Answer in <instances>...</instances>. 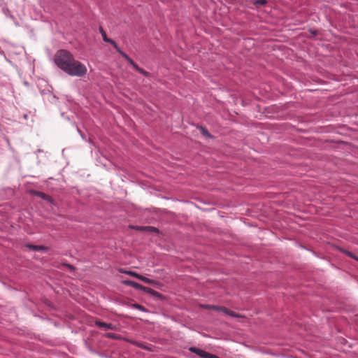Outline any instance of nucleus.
Masks as SVG:
<instances>
[{"label": "nucleus", "mask_w": 358, "mask_h": 358, "mask_svg": "<svg viewBox=\"0 0 358 358\" xmlns=\"http://www.w3.org/2000/svg\"><path fill=\"white\" fill-rule=\"evenodd\" d=\"M138 279L141 281H143V282L145 283H148V284H150V285H153L155 283V280H152V279H150V278H148L143 275H140Z\"/></svg>", "instance_id": "7"}, {"label": "nucleus", "mask_w": 358, "mask_h": 358, "mask_svg": "<svg viewBox=\"0 0 358 358\" xmlns=\"http://www.w3.org/2000/svg\"><path fill=\"white\" fill-rule=\"evenodd\" d=\"M124 58H125L127 60L128 59V58H129V57L126 54L124 53V52H122V50L119 52Z\"/></svg>", "instance_id": "18"}, {"label": "nucleus", "mask_w": 358, "mask_h": 358, "mask_svg": "<svg viewBox=\"0 0 358 358\" xmlns=\"http://www.w3.org/2000/svg\"><path fill=\"white\" fill-rule=\"evenodd\" d=\"M124 284L128 286H130L131 287H134L137 289H141L143 288V285H140L139 283L132 281V280H124Z\"/></svg>", "instance_id": "4"}, {"label": "nucleus", "mask_w": 358, "mask_h": 358, "mask_svg": "<svg viewBox=\"0 0 358 358\" xmlns=\"http://www.w3.org/2000/svg\"><path fill=\"white\" fill-rule=\"evenodd\" d=\"M138 71L139 73H141V74L144 75V76H148V73L147 71H145V70H143V69H141V68Z\"/></svg>", "instance_id": "17"}, {"label": "nucleus", "mask_w": 358, "mask_h": 358, "mask_svg": "<svg viewBox=\"0 0 358 358\" xmlns=\"http://www.w3.org/2000/svg\"><path fill=\"white\" fill-rule=\"evenodd\" d=\"M110 43L111 45H113V47L116 49V50L120 52L121 51L120 48L118 47V45H117L116 42L113 40H111L110 42L109 43Z\"/></svg>", "instance_id": "13"}, {"label": "nucleus", "mask_w": 358, "mask_h": 358, "mask_svg": "<svg viewBox=\"0 0 358 358\" xmlns=\"http://www.w3.org/2000/svg\"><path fill=\"white\" fill-rule=\"evenodd\" d=\"M73 57V55L69 51L59 50L55 55V63L59 69L66 73Z\"/></svg>", "instance_id": "1"}, {"label": "nucleus", "mask_w": 358, "mask_h": 358, "mask_svg": "<svg viewBox=\"0 0 358 358\" xmlns=\"http://www.w3.org/2000/svg\"><path fill=\"white\" fill-rule=\"evenodd\" d=\"M25 247L29 248V249H30V250H32L34 251H41V250H45V248L44 246H42V245H31V244H26Z\"/></svg>", "instance_id": "5"}, {"label": "nucleus", "mask_w": 358, "mask_h": 358, "mask_svg": "<svg viewBox=\"0 0 358 358\" xmlns=\"http://www.w3.org/2000/svg\"><path fill=\"white\" fill-rule=\"evenodd\" d=\"M124 58H125L127 60L128 59V58H129V57L126 54L124 53V52H122V50L119 52Z\"/></svg>", "instance_id": "19"}, {"label": "nucleus", "mask_w": 358, "mask_h": 358, "mask_svg": "<svg viewBox=\"0 0 358 358\" xmlns=\"http://www.w3.org/2000/svg\"><path fill=\"white\" fill-rule=\"evenodd\" d=\"M132 66L136 71H138L141 69L136 63Z\"/></svg>", "instance_id": "22"}, {"label": "nucleus", "mask_w": 358, "mask_h": 358, "mask_svg": "<svg viewBox=\"0 0 358 358\" xmlns=\"http://www.w3.org/2000/svg\"><path fill=\"white\" fill-rule=\"evenodd\" d=\"M348 255L350 256V257H352L351 252H348Z\"/></svg>", "instance_id": "25"}, {"label": "nucleus", "mask_w": 358, "mask_h": 358, "mask_svg": "<svg viewBox=\"0 0 358 358\" xmlns=\"http://www.w3.org/2000/svg\"><path fill=\"white\" fill-rule=\"evenodd\" d=\"M149 228H150L152 231V230H155V228H153V227H149Z\"/></svg>", "instance_id": "24"}, {"label": "nucleus", "mask_w": 358, "mask_h": 358, "mask_svg": "<svg viewBox=\"0 0 358 358\" xmlns=\"http://www.w3.org/2000/svg\"><path fill=\"white\" fill-rule=\"evenodd\" d=\"M87 71L86 66L73 57L66 73L71 76L82 77Z\"/></svg>", "instance_id": "2"}, {"label": "nucleus", "mask_w": 358, "mask_h": 358, "mask_svg": "<svg viewBox=\"0 0 358 358\" xmlns=\"http://www.w3.org/2000/svg\"><path fill=\"white\" fill-rule=\"evenodd\" d=\"M106 337L107 338H115V336L113 334H112V333H108L106 334Z\"/></svg>", "instance_id": "20"}, {"label": "nucleus", "mask_w": 358, "mask_h": 358, "mask_svg": "<svg viewBox=\"0 0 358 358\" xmlns=\"http://www.w3.org/2000/svg\"><path fill=\"white\" fill-rule=\"evenodd\" d=\"M100 33L102 36L103 40L106 43H110L112 39L107 37L106 31L103 29L102 27L99 28Z\"/></svg>", "instance_id": "8"}, {"label": "nucleus", "mask_w": 358, "mask_h": 358, "mask_svg": "<svg viewBox=\"0 0 358 358\" xmlns=\"http://www.w3.org/2000/svg\"><path fill=\"white\" fill-rule=\"evenodd\" d=\"M189 350L192 352H194L195 354H196L197 355H199V357H203V354L205 352L204 350H201L199 348H194V347H192L189 348Z\"/></svg>", "instance_id": "6"}, {"label": "nucleus", "mask_w": 358, "mask_h": 358, "mask_svg": "<svg viewBox=\"0 0 358 358\" xmlns=\"http://www.w3.org/2000/svg\"><path fill=\"white\" fill-rule=\"evenodd\" d=\"M266 3V0H257L255 4L257 6H263Z\"/></svg>", "instance_id": "14"}, {"label": "nucleus", "mask_w": 358, "mask_h": 358, "mask_svg": "<svg viewBox=\"0 0 358 358\" xmlns=\"http://www.w3.org/2000/svg\"><path fill=\"white\" fill-rule=\"evenodd\" d=\"M124 273L128 274V275H131V276H133V277H134L136 278H138H138L140 276V274H138V273H137L136 272H134V271H125Z\"/></svg>", "instance_id": "11"}, {"label": "nucleus", "mask_w": 358, "mask_h": 358, "mask_svg": "<svg viewBox=\"0 0 358 358\" xmlns=\"http://www.w3.org/2000/svg\"><path fill=\"white\" fill-rule=\"evenodd\" d=\"M200 129H201V133H202L203 135H205V136H210V134H208V131H207L205 128H203V127H200Z\"/></svg>", "instance_id": "15"}, {"label": "nucleus", "mask_w": 358, "mask_h": 358, "mask_svg": "<svg viewBox=\"0 0 358 358\" xmlns=\"http://www.w3.org/2000/svg\"><path fill=\"white\" fill-rule=\"evenodd\" d=\"M141 290H143L144 292H145L147 293H150V294H154L156 292L152 289H151L150 287H145V286H143V288L141 289Z\"/></svg>", "instance_id": "12"}, {"label": "nucleus", "mask_w": 358, "mask_h": 358, "mask_svg": "<svg viewBox=\"0 0 358 358\" xmlns=\"http://www.w3.org/2000/svg\"><path fill=\"white\" fill-rule=\"evenodd\" d=\"M133 307H134L135 309H138V310H141V311H143V312L146 311L145 308L143 306H141V305H140V304H138V303H134V304H133Z\"/></svg>", "instance_id": "10"}, {"label": "nucleus", "mask_w": 358, "mask_h": 358, "mask_svg": "<svg viewBox=\"0 0 358 358\" xmlns=\"http://www.w3.org/2000/svg\"><path fill=\"white\" fill-rule=\"evenodd\" d=\"M95 325L100 328H103L104 329H110L114 330L115 326L111 323H106L99 320L95 321Z\"/></svg>", "instance_id": "3"}, {"label": "nucleus", "mask_w": 358, "mask_h": 358, "mask_svg": "<svg viewBox=\"0 0 358 358\" xmlns=\"http://www.w3.org/2000/svg\"><path fill=\"white\" fill-rule=\"evenodd\" d=\"M127 61H128V62H129L130 64H131V65H134V64H135V62L133 61V59H131L130 57H129V58H128Z\"/></svg>", "instance_id": "21"}, {"label": "nucleus", "mask_w": 358, "mask_h": 358, "mask_svg": "<svg viewBox=\"0 0 358 358\" xmlns=\"http://www.w3.org/2000/svg\"><path fill=\"white\" fill-rule=\"evenodd\" d=\"M67 266H68V267H69L70 269H73V266H71V265H70V264H69V265H67Z\"/></svg>", "instance_id": "23"}, {"label": "nucleus", "mask_w": 358, "mask_h": 358, "mask_svg": "<svg viewBox=\"0 0 358 358\" xmlns=\"http://www.w3.org/2000/svg\"><path fill=\"white\" fill-rule=\"evenodd\" d=\"M35 194L41 198H43V199L46 198V195L44 193L41 192H36Z\"/></svg>", "instance_id": "16"}, {"label": "nucleus", "mask_w": 358, "mask_h": 358, "mask_svg": "<svg viewBox=\"0 0 358 358\" xmlns=\"http://www.w3.org/2000/svg\"><path fill=\"white\" fill-rule=\"evenodd\" d=\"M202 358H219L217 355L207 352L205 351Z\"/></svg>", "instance_id": "9"}]
</instances>
